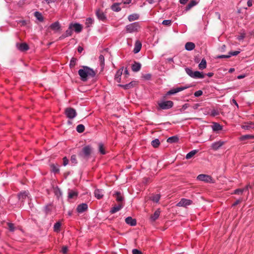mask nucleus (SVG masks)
<instances>
[{
    "mask_svg": "<svg viewBox=\"0 0 254 254\" xmlns=\"http://www.w3.org/2000/svg\"><path fill=\"white\" fill-rule=\"evenodd\" d=\"M139 15L137 13H133L128 15L127 18L129 21H133L139 19Z\"/></svg>",
    "mask_w": 254,
    "mask_h": 254,
    "instance_id": "27",
    "label": "nucleus"
},
{
    "mask_svg": "<svg viewBox=\"0 0 254 254\" xmlns=\"http://www.w3.org/2000/svg\"><path fill=\"white\" fill-rule=\"evenodd\" d=\"M159 107L162 110H167L171 108L174 105L172 101H163L158 103Z\"/></svg>",
    "mask_w": 254,
    "mask_h": 254,
    "instance_id": "4",
    "label": "nucleus"
},
{
    "mask_svg": "<svg viewBox=\"0 0 254 254\" xmlns=\"http://www.w3.org/2000/svg\"><path fill=\"white\" fill-rule=\"evenodd\" d=\"M172 21L171 20L167 19L164 20L162 21V24L164 25L169 26L171 24Z\"/></svg>",
    "mask_w": 254,
    "mask_h": 254,
    "instance_id": "54",
    "label": "nucleus"
},
{
    "mask_svg": "<svg viewBox=\"0 0 254 254\" xmlns=\"http://www.w3.org/2000/svg\"><path fill=\"white\" fill-rule=\"evenodd\" d=\"M91 147L87 145L83 147L82 150L78 153V156L81 159H87L91 153Z\"/></svg>",
    "mask_w": 254,
    "mask_h": 254,
    "instance_id": "2",
    "label": "nucleus"
},
{
    "mask_svg": "<svg viewBox=\"0 0 254 254\" xmlns=\"http://www.w3.org/2000/svg\"><path fill=\"white\" fill-rule=\"evenodd\" d=\"M247 139H254V135L246 134L241 137L240 139L244 140Z\"/></svg>",
    "mask_w": 254,
    "mask_h": 254,
    "instance_id": "44",
    "label": "nucleus"
},
{
    "mask_svg": "<svg viewBox=\"0 0 254 254\" xmlns=\"http://www.w3.org/2000/svg\"><path fill=\"white\" fill-rule=\"evenodd\" d=\"M78 72L82 81H86L88 78H93L96 75L93 69L87 66H82V68L78 70Z\"/></svg>",
    "mask_w": 254,
    "mask_h": 254,
    "instance_id": "1",
    "label": "nucleus"
},
{
    "mask_svg": "<svg viewBox=\"0 0 254 254\" xmlns=\"http://www.w3.org/2000/svg\"><path fill=\"white\" fill-rule=\"evenodd\" d=\"M68 163V159L66 158V157H64L63 158V165L64 166H66Z\"/></svg>",
    "mask_w": 254,
    "mask_h": 254,
    "instance_id": "61",
    "label": "nucleus"
},
{
    "mask_svg": "<svg viewBox=\"0 0 254 254\" xmlns=\"http://www.w3.org/2000/svg\"><path fill=\"white\" fill-rule=\"evenodd\" d=\"M141 43L138 40L136 41L135 43L134 48L133 50V53L134 54H137L139 53L141 50Z\"/></svg>",
    "mask_w": 254,
    "mask_h": 254,
    "instance_id": "16",
    "label": "nucleus"
},
{
    "mask_svg": "<svg viewBox=\"0 0 254 254\" xmlns=\"http://www.w3.org/2000/svg\"><path fill=\"white\" fill-rule=\"evenodd\" d=\"M51 204H49L44 206V210L46 213L47 214L51 211Z\"/></svg>",
    "mask_w": 254,
    "mask_h": 254,
    "instance_id": "48",
    "label": "nucleus"
},
{
    "mask_svg": "<svg viewBox=\"0 0 254 254\" xmlns=\"http://www.w3.org/2000/svg\"><path fill=\"white\" fill-rule=\"evenodd\" d=\"M178 141L179 138L177 136H172L169 137L167 140V142L170 143H176Z\"/></svg>",
    "mask_w": 254,
    "mask_h": 254,
    "instance_id": "32",
    "label": "nucleus"
},
{
    "mask_svg": "<svg viewBox=\"0 0 254 254\" xmlns=\"http://www.w3.org/2000/svg\"><path fill=\"white\" fill-rule=\"evenodd\" d=\"M70 25L71 26L72 29L74 30V31L77 33H80L82 30V26L78 23H70Z\"/></svg>",
    "mask_w": 254,
    "mask_h": 254,
    "instance_id": "10",
    "label": "nucleus"
},
{
    "mask_svg": "<svg viewBox=\"0 0 254 254\" xmlns=\"http://www.w3.org/2000/svg\"><path fill=\"white\" fill-rule=\"evenodd\" d=\"M124 69V67H121L120 68L116 73L115 75V79L118 82H120L121 81V75L123 73V71Z\"/></svg>",
    "mask_w": 254,
    "mask_h": 254,
    "instance_id": "19",
    "label": "nucleus"
},
{
    "mask_svg": "<svg viewBox=\"0 0 254 254\" xmlns=\"http://www.w3.org/2000/svg\"><path fill=\"white\" fill-rule=\"evenodd\" d=\"M197 2L195 0H191L188 5L185 7V11L187 12L190 10L193 6L197 4Z\"/></svg>",
    "mask_w": 254,
    "mask_h": 254,
    "instance_id": "24",
    "label": "nucleus"
},
{
    "mask_svg": "<svg viewBox=\"0 0 254 254\" xmlns=\"http://www.w3.org/2000/svg\"><path fill=\"white\" fill-rule=\"evenodd\" d=\"M125 222L127 224L134 226L136 224V221L135 219L132 218L131 217H127L125 219Z\"/></svg>",
    "mask_w": 254,
    "mask_h": 254,
    "instance_id": "20",
    "label": "nucleus"
},
{
    "mask_svg": "<svg viewBox=\"0 0 254 254\" xmlns=\"http://www.w3.org/2000/svg\"><path fill=\"white\" fill-rule=\"evenodd\" d=\"M123 205L122 204H119L118 205L113 206L110 210V213L112 214L115 213L120 211L123 207Z\"/></svg>",
    "mask_w": 254,
    "mask_h": 254,
    "instance_id": "23",
    "label": "nucleus"
},
{
    "mask_svg": "<svg viewBox=\"0 0 254 254\" xmlns=\"http://www.w3.org/2000/svg\"><path fill=\"white\" fill-rule=\"evenodd\" d=\"M88 209V205L85 203H82L77 205L76 207V211L81 213L85 211Z\"/></svg>",
    "mask_w": 254,
    "mask_h": 254,
    "instance_id": "11",
    "label": "nucleus"
},
{
    "mask_svg": "<svg viewBox=\"0 0 254 254\" xmlns=\"http://www.w3.org/2000/svg\"><path fill=\"white\" fill-rule=\"evenodd\" d=\"M160 211L159 209L156 210L154 212V214L151 216V219L153 221L156 220L159 217V216L160 215Z\"/></svg>",
    "mask_w": 254,
    "mask_h": 254,
    "instance_id": "34",
    "label": "nucleus"
},
{
    "mask_svg": "<svg viewBox=\"0 0 254 254\" xmlns=\"http://www.w3.org/2000/svg\"><path fill=\"white\" fill-rule=\"evenodd\" d=\"M78 193L73 190H69L68 193V198L69 199L73 198L74 197L77 196Z\"/></svg>",
    "mask_w": 254,
    "mask_h": 254,
    "instance_id": "36",
    "label": "nucleus"
},
{
    "mask_svg": "<svg viewBox=\"0 0 254 254\" xmlns=\"http://www.w3.org/2000/svg\"><path fill=\"white\" fill-rule=\"evenodd\" d=\"M132 254H142L141 251L136 249H133L132 250Z\"/></svg>",
    "mask_w": 254,
    "mask_h": 254,
    "instance_id": "59",
    "label": "nucleus"
},
{
    "mask_svg": "<svg viewBox=\"0 0 254 254\" xmlns=\"http://www.w3.org/2000/svg\"><path fill=\"white\" fill-rule=\"evenodd\" d=\"M120 3H114L111 7V9L115 12H119L121 10V8L120 6Z\"/></svg>",
    "mask_w": 254,
    "mask_h": 254,
    "instance_id": "26",
    "label": "nucleus"
},
{
    "mask_svg": "<svg viewBox=\"0 0 254 254\" xmlns=\"http://www.w3.org/2000/svg\"><path fill=\"white\" fill-rule=\"evenodd\" d=\"M141 64L138 62H134L131 65V69L134 72H137L140 70Z\"/></svg>",
    "mask_w": 254,
    "mask_h": 254,
    "instance_id": "21",
    "label": "nucleus"
},
{
    "mask_svg": "<svg viewBox=\"0 0 254 254\" xmlns=\"http://www.w3.org/2000/svg\"><path fill=\"white\" fill-rule=\"evenodd\" d=\"M204 74L200 71H195L193 74L192 78L195 79H202L204 77Z\"/></svg>",
    "mask_w": 254,
    "mask_h": 254,
    "instance_id": "22",
    "label": "nucleus"
},
{
    "mask_svg": "<svg viewBox=\"0 0 254 254\" xmlns=\"http://www.w3.org/2000/svg\"><path fill=\"white\" fill-rule=\"evenodd\" d=\"M51 167L52 168V171L54 173H58L59 172L60 169L58 165L53 164L51 165Z\"/></svg>",
    "mask_w": 254,
    "mask_h": 254,
    "instance_id": "38",
    "label": "nucleus"
},
{
    "mask_svg": "<svg viewBox=\"0 0 254 254\" xmlns=\"http://www.w3.org/2000/svg\"><path fill=\"white\" fill-rule=\"evenodd\" d=\"M95 197L98 199H101L104 196V191L102 189H96L94 192Z\"/></svg>",
    "mask_w": 254,
    "mask_h": 254,
    "instance_id": "12",
    "label": "nucleus"
},
{
    "mask_svg": "<svg viewBox=\"0 0 254 254\" xmlns=\"http://www.w3.org/2000/svg\"><path fill=\"white\" fill-rule=\"evenodd\" d=\"M34 16L36 17V18L39 20L40 21H43V17L41 14V13H40V12L39 11H35L34 12Z\"/></svg>",
    "mask_w": 254,
    "mask_h": 254,
    "instance_id": "37",
    "label": "nucleus"
},
{
    "mask_svg": "<svg viewBox=\"0 0 254 254\" xmlns=\"http://www.w3.org/2000/svg\"><path fill=\"white\" fill-rule=\"evenodd\" d=\"M219 112L215 109L212 110L210 112V115L212 117H215L219 115Z\"/></svg>",
    "mask_w": 254,
    "mask_h": 254,
    "instance_id": "50",
    "label": "nucleus"
},
{
    "mask_svg": "<svg viewBox=\"0 0 254 254\" xmlns=\"http://www.w3.org/2000/svg\"><path fill=\"white\" fill-rule=\"evenodd\" d=\"M244 191V190L242 189H238L234 190V193L237 194H242Z\"/></svg>",
    "mask_w": 254,
    "mask_h": 254,
    "instance_id": "53",
    "label": "nucleus"
},
{
    "mask_svg": "<svg viewBox=\"0 0 254 254\" xmlns=\"http://www.w3.org/2000/svg\"><path fill=\"white\" fill-rule=\"evenodd\" d=\"M189 106V105L188 104H184L183 106H182V107L181 109V112H183L184 111H185V110H186Z\"/></svg>",
    "mask_w": 254,
    "mask_h": 254,
    "instance_id": "62",
    "label": "nucleus"
},
{
    "mask_svg": "<svg viewBox=\"0 0 254 254\" xmlns=\"http://www.w3.org/2000/svg\"><path fill=\"white\" fill-rule=\"evenodd\" d=\"M70 161L73 165H75L77 163V161L76 160V156L75 155H71L70 158Z\"/></svg>",
    "mask_w": 254,
    "mask_h": 254,
    "instance_id": "51",
    "label": "nucleus"
},
{
    "mask_svg": "<svg viewBox=\"0 0 254 254\" xmlns=\"http://www.w3.org/2000/svg\"><path fill=\"white\" fill-rule=\"evenodd\" d=\"M47 4H49L51 3H53L56 1V0H44Z\"/></svg>",
    "mask_w": 254,
    "mask_h": 254,
    "instance_id": "63",
    "label": "nucleus"
},
{
    "mask_svg": "<svg viewBox=\"0 0 254 254\" xmlns=\"http://www.w3.org/2000/svg\"><path fill=\"white\" fill-rule=\"evenodd\" d=\"M241 52V51H231L229 52L228 53V56H230V58L231 56H236L238 55L239 54H240Z\"/></svg>",
    "mask_w": 254,
    "mask_h": 254,
    "instance_id": "49",
    "label": "nucleus"
},
{
    "mask_svg": "<svg viewBox=\"0 0 254 254\" xmlns=\"http://www.w3.org/2000/svg\"><path fill=\"white\" fill-rule=\"evenodd\" d=\"M29 192L28 191H23L18 194L19 200L23 201L28 196Z\"/></svg>",
    "mask_w": 254,
    "mask_h": 254,
    "instance_id": "14",
    "label": "nucleus"
},
{
    "mask_svg": "<svg viewBox=\"0 0 254 254\" xmlns=\"http://www.w3.org/2000/svg\"><path fill=\"white\" fill-rule=\"evenodd\" d=\"M65 115L69 119H73L77 116L76 110L72 108H67L65 110Z\"/></svg>",
    "mask_w": 254,
    "mask_h": 254,
    "instance_id": "5",
    "label": "nucleus"
},
{
    "mask_svg": "<svg viewBox=\"0 0 254 254\" xmlns=\"http://www.w3.org/2000/svg\"><path fill=\"white\" fill-rule=\"evenodd\" d=\"M7 226L8 227V229H9V231L13 232L15 231V228L13 223H10V222H8Z\"/></svg>",
    "mask_w": 254,
    "mask_h": 254,
    "instance_id": "47",
    "label": "nucleus"
},
{
    "mask_svg": "<svg viewBox=\"0 0 254 254\" xmlns=\"http://www.w3.org/2000/svg\"><path fill=\"white\" fill-rule=\"evenodd\" d=\"M245 37V34L244 33H241L240 34V35H239L237 37V39L240 41L244 39Z\"/></svg>",
    "mask_w": 254,
    "mask_h": 254,
    "instance_id": "58",
    "label": "nucleus"
},
{
    "mask_svg": "<svg viewBox=\"0 0 254 254\" xmlns=\"http://www.w3.org/2000/svg\"><path fill=\"white\" fill-rule=\"evenodd\" d=\"M160 142L158 139L156 138L151 141V145L153 147L156 148L158 147Z\"/></svg>",
    "mask_w": 254,
    "mask_h": 254,
    "instance_id": "41",
    "label": "nucleus"
},
{
    "mask_svg": "<svg viewBox=\"0 0 254 254\" xmlns=\"http://www.w3.org/2000/svg\"><path fill=\"white\" fill-rule=\"evenodd\" d=\"M50 27L54 30H58L61 29V25L59 21H56L52 23Z\"/></svg>",
    "mask_w": 254,
    "mask_h": 254,
    "instance_id": "25",
    "label": "nucleus"
},
{
    "mask_svg": "<svg viewBox=\"0 0 254 254\" xmlns=\"http://www.w3.org/2000/svg\"><path fill=\"white\" fill-rule=\"evenodd\" d=\"M224 144V142L220 140L214 142L211 144V148L214 150H217L220 148Z\"/></svg>",
    "mask_w": 254,
    "mask_h": 254,
    "instance_id": "13",
    "label": "nucleus"
},
{
    "mask_svg": "<svg viewBox=\"0 0 254 254\" xmlns=\"http://www.w3.org/2000/svg\"><path fill=\"white\" fill-rule=\"evenodd\" d=\"M16 46L17 49L20 51H25L29 49L28 45L25 43L17 44Z\"/></svg>",
    "mask_w": 254,
    "mask_h": 254,
    "instance_id": "15",
    "label": "nucleus"
},
{
    "mask_svg": "<svg viewBox=\"0 0 254 254\" xmlns=\"http://www.w3.org/2000/svg\"><path fill=\"white\" fill-rule=\"evenodd\" d=\"M192 203V200L186 198H182L181 200L177 204L178 206L187 207Z\"/></svg>",
    "mask_w": 254,
    "mask_h": 254,
    "instance_id": "8",
    "label": "nucleus"
},
{
    "mask_svg": "<svg viewBox=\"0 0 254 254\" xmlns=\"http://www.w3.org/2000/svg\"><path fill=\"white\" fill-rule=\"evenodd\" d=\"M114 195H115L116 200L118 201V202H122L123 201L124 197L122 195L120 192L116 191L114 194Z\"/></svg>",
    "mask_w": 254,
    "mask_h": 254,
    "instance_id": "30",
    "label": "nucleus"
},
{
    "mask_svg": "<svg viewBox=\"0 0 254 254\" xmlns=\"http://www.w3.org/2000/svg\"><path fill=\"white\" fill-rule=\"evenodd\" d=\"M230 58V56H228V55H221L217 56L218 59H228Z\"/></svg>",
    "mask_w": 254,
    "mask_h": 254,
    "instance_id": "60",
    "label": "nucleus"
},
{
    "mask_svg": "<svg viewBox=\"0 0 254 254\" xmlns=\"http://www.w3.org/2000/svg\"><path fill=\"white\" fill-rule=\"evenodd\" d=\"M207 63L206 61L204 58L201 60V62L198 64V67L199 69H203L206 67Z\"/></svg>",
    "mask_w": 254,
    "mask_h": 254,
    "instance_id": "31",
    "label": "nucleus"
},
{
    "mask_svg": "<svg viewBox=\"0 0 254 254\" xmlns=\"http://www.w3.org/2000/svg\"><path fill=\"white\" fill-rule=\"evenodd\" d=\"M95 14L97 18L100 21H104L107 19L106 14L99 9L96 11Z\"/></svg>",
    "mask_w": 254,
    "mask_h": 254,
    "instance_id": "9",
    "label": "nucleus"
},
{
    "mask_svg": "<svg viewBox=\"0 0 254 254\" xmlns=\"http://www.w3.org/2000/svg\"><path fill=\"white\" fill-rule=\"evenodd\" d=\"M98 147H99V152L101 154H102V155L105 154H106V151H105V150L104 149V145H103V144L102 143H99Z\"/></svg>",
    "mask_w": 254,
    "mask_h": 254,
    "instance_id": "42",
    "label": "nucleus"
},
{
    "mask_svg": "<svg viewBox=\"0 0 254 254\" xmlns=\"http://www.w3.org/2000/svg\"><path fill=\"white\" fill-rule=\"evenodd\" d=\"M143 77L145 80H150L151 79V75L150 73L145 74H144L143 75Z\"/></svg>",
    "mask_w": 254,
    "mask_h": 254,
    "instance_id": "56",
    "label": "nucleus"
},
{
    "mask_svg": "<svg viewBox=\"0 0 254 254\" xmlns=\"http://www.w3.org/2000/svg\"><path fill=\"white\" fill-rule=\"evenodd\" d=\"M76 64V60L75 59L72 58L70 62L69 65L70 67H73Z\"/></svg>",
    "mask_w": 254,
    "mask_h": 254,
    "instance_id": "57",
    "label": "nucleus"
},
{
    "mask_svg": "<svg viewBox=\"0 0 254 254\" xmlns=\"http://www.w3.org/2000/svg\"><path fill=\"white\" fill-rule=\"evenodd\" d=\"M54 192L55 195L58 199L62 195V192L61 189L57 186L54 189Z\"/></svg>",
    "mask_w": 254,
    "mask_h": 254,
    "instance_id": "29",
    "label": "nucleus"
},
{
    "mask_svg": "<svg viewBox=\"0 0 254 254\" xmlns=\"http://www.w3.org/2000/svg\"><path fill=\"white\" fill-rule=\"evenodd\" d=\"M140 28V25L138 22H135L127 25L126 26V30L127 33H132L138 31Z\"/></svg>",
    "mask_w": 254,
    "mask_h": 254,
    "instance_id": "3",
    "label": "nucleus"
},
{
    "mask_svg": "<svg viewBox=\"0 0 254 254\" xmlns=\"http://www.w3.org/2000/svg\"><path fill=\"white\" fill-rule=\"evenodd\" d=\"M61 227V223L60 222H56L54 225V231L56 232H59L60 231V228Z\"/></svg>",
    "mask_w": 254,
    "mask_h": 254,
    "instance_id": "35",
    "label": "nucleus"
},
{
    "mask_svg": "<svg viewBox=\"0 0 254 254\" xmlns=\"http://www.w3.org/2000/svg\"><path fill=\"white\" fill-rule=\"evenodd\" d=\"M73 30L71 28V26L69 25L68 29L66 30L65 32L64 33L67 37H69L72 34Z\"/></svg>",
    "mask_w": 254,
    "mask_h": 254,
    "instance_id": "40",
    "label": "nucleus"
},
{
    "mask_svg": "<svg viewBox=\"0 0 254 254\" xmlns=\"http://www.w3.org/2000/svg\"><path fill=\"white\" fill-rule=\"evenodd\" d=\"M212 129L214 132H218L221 130L223 128V127L217 123H213L212 126Z\"/></svg>",
    "mask_w": 254,
    "mask_h": 254,
    "instance_id": "18",
    "label": "nucleus"
},
{
    "mask_svg": "<svg viewBox=\"0 0 254 254\" xmlns=\"http://www.w3.org/2000/svg\"><path fill=\"white\" fill-rule=\"evenodd\" d=\"M187 88H188V87H186V86H181V87H177V88H172L167 92L166 95L169 96V95H174L179 92H181V91L187 89Z\"/></svg>",
    "mask_w": 254,
    "mask_h": 254,
    "instance_id": "7",
    "label": "nucleus"
},
{
    "mask_svg": "<svg viewBox=\"0 0 254 254\" xmlns=\"http://www.w3.org/2000/svg\"><path fill=\"white\" fill-rule=\"evenodd\" d=\"M160 198V195L159 194H156L152 196L151 200L156 203L158 202Z\"/></svg>",
    "mask_w": 254,
    "mask_h": 254,
    "instance_id": "46",
    "label": "nucleus"
},
{
    "mask_svg": "<svg viewBox=\"0 0 254 254\" xmlns=\"http://www.w3.org/2000/svg\"><path fill=\"white\" fill-rule=\"evenodd\" d=\"M84 129H85V127L82 124L78 125L76 127V131L79 133L83 132L84 131Z\"/></svg>",
    "mask_w": 254,
    "mask_h": 254,
    "instance_id": "43",
    "label": "nucleus"
},
{
    "mask_svg": "<svg viewBox=\"0 0 254 254\" xmlns=\"http://www.w3.org/2000/svg\"><path fill=\"white\" fill-rule=\"evenodd\" d=\"M202 94H203V92L201 90H199L194 92V96L196 97H198L201 96L202 95Z\"/></svg>",
    "mask_w": 254,
    "mask_h": 254,
    "instance_id": "55",
    "label": "nucleus"
},
{
    "mask_svg": "<svg viewBox=\"0 0 254 254\" xmlns=\"http://www.w3.org/2000/svg\"><path fill=\"white\" fill-rule=\"evenodd\" d=\"M136 84V82L134 81H131L128 84H119V86L123 87L124 89H129L133 87Z\"/></svg>",
    "mask_w": 254,
    "mask_h": 254,
    "instance_id": "17",
    "label": "nucleus"
},
{
    "mask_svg": "<svg viewBox=\"0 0 254 254\" xmlns=\"http://www.w3.org/2000/svg\"><path fill=\"white\" fill-rule=\"evenodd\" d=\"M198 152L197 150H193L189 152L186 156V158L187 159H190L191 157H192L197 152Z\"/></svg>",
    "mask_w": 254,
    "mask_h": 254,
    "instance_id": "33",
    "label": "nucleus"
},
{
    "mask_svg": "<svg viewBox=\"0 0 254 254\" xmlns=\"http://www.w3.org/2000/svg\"><path fill=\"white\" fill-rule=\"evenodd\" d=\"M185 70L187 72V73L192 78L193 77V72L194 71H192L190 68H186L185 69Z\"/></svg>",
    "mask_w": 254,
    "mask_h": 254,
    "instance_id": "52",
    "label": "nucleus"
},
{
    "mask_svg": "<svg viewBox=\"0 0 254 254\" xmlns=\"http://www.w3.org/2000/svg\"><path fill=\"white\" fill-rule=\"evenodd\" d=\"M194 48L195 45L192 42H187L185 45V49L189 51L192 50Z\"/></svg>",
    "mask_w": 254,
    "mask_h": 254,
    "instance_id": "28",
    "label": "nucleus"
},
{
    "mask_svg": "<svg viewBox=\"0 0 254 254\" xmlns=\"http://www.w3.org/2000/svg\"><path fill=\"white\" fill-rule=\"evenodd\" d=\"M197 180L205 183H213L212 177L208 175L200 174L197 176Z\"/></svg>",
    "mask_w": 254,
    "mask_h": 254,
    "instance_id": "6",
    "label": "nucleus"
},
{
    "mask_svg": "<svg viewBox=\"0 0 254 254\" xmlns=\"http://www.w3.org/2000/svg\"><path fill=\"white\" fill-rule=\"evenodd\" d=\"M67 251V248L66 247H63L62 248V252L64 253V254H66V252Z\"/></svg>",
    "mask_w": 254,
    "mask_h": 254,
    "instance_id": "64",
    "label": "nucleus"
},
{
    "mask_svg": "<svg viewBox=\"0 0 254 254\" xmlns=\"http://www.w3.org/2000/svg\"><path fill=\"white\" fill-rule=\"evenodd\" d=\"M93 22H94V19L93 18H90V17L87 18L86 19V22H85L86 26L88 27H90L93 23Z\"/></svg>",
    "mask_w": 254,
    "mask_h": 254,
    "instance_id": "45",
    "label": "nucleus"
},
{
    "mask_svg": "<svg viewBox=\"0 0 254 254\" xmlns=\"http://www.w3.org/2000/svg\"><path fill=\"white\" fill-rule=\"evenodd\" d=\"M105 59H104V57L103 55H100L99 57V63H100V66L103 68L104 67V65H105Z\"/></svg>",
    "mask_w": 254,
    "mask_h": 254,
    "instance_id": "39",
    "label": "nucleus"
}]
</instances>
